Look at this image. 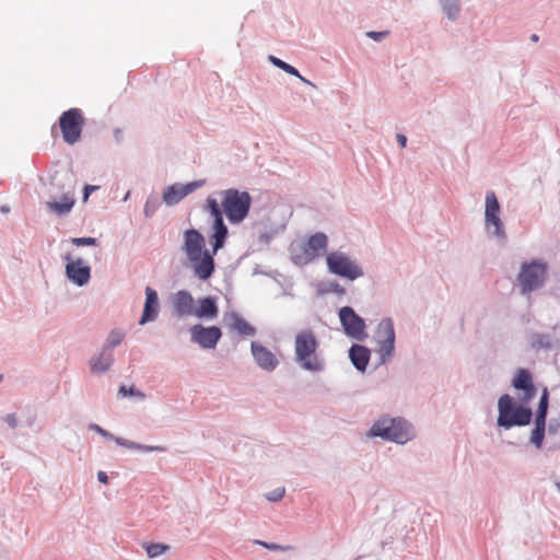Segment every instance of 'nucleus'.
Masks as SVG:
<instances>
[{
    "instance_id": "423d86ee",
    "label": "nucleus",
    "mask_w": 560,
    "mask_h": 560,
    "mask_svg": "<svg viewBox=\"0 0 560 560\" xmlns=\"http://www.w3.org/2000/svg\"><path fill=\"white\" fill-rule=\"evenodd\" d=\"M547 264L539 260L524 262L517 276L521 292L527 294L541 288L547 278Z\"/></svg>"
},
{
    "instance_id": "f257e3e1",
    "label": "nucleus",
    "mask_w": 560,
    "mask_h": 560,
    "mask_svg": "<svg viewBox=\"0 0 560 560\" xmlns=\"http://www.w3.org/2000/svg\"><path fill=\"white\" fill-rule=\"evenodd\" d=\"M512 385L515 389L522 390L520 396L521 406H515L513 398L504 394L499 398L498 425L510 429L512 427H523L529 424L533 412L530 408L524 405L528 404L536 395V387L533 383L530 373L525 369H520L515 373Z\"/></svg>"
},
{
    "instance_id": "7c9ffc66",
    "label": "nucleus",
    "mask_w": 560,
    "mask_h": 560,
    "mask_svg": "<svg viewBox=\"0 0 560 560\" xmlns=\"http://www.w3.org/2000/svg\"><path fill=\"white\" fill-rule=\"evenodd\" d=\"M443 5H444V11L448 15V18L455 19L459 12V7L457 3V0H451L450 2H448V0H445Z\"/></svg>"
},
{
    "instance_id": "c03bdc74",
    "label": "nucleus",
    "mask_w": 560,
    "mask_h": 560,
    "mask_svg": "<svg viewBox=\"0 0 560 560\" xmlns=\"http://www.w3.org/2000/svg\"><path fill=\"white\" fill-rule=\"evenodd\" d=\"M558 486H559V488H560V485H558Z\"/></svg>"
},
{
    "instance_id": "412c9836",
    "label": "nucleus",
    "mask_w": 560,
    "mask_h": 560,
    "mask_svg": "<svg viewBox=\"0 0 560 560\" xmlns=\"http://www.w3.org/2000/svg\"><path fill=\"white\" fill-rule=\"evenodd\" d=\"M349 357L352 364L361 372L365 371L370 361V350L361 345H353L349 350Z\"/></svg>"
},
{
    "instance_id": "39448f33",
    "label": "nucleus",
    "mask_w": 560,
    "mask_h": 560,
    "mask_svg": "<svg viewBox=\"0 0 560 560\" xmlns=\"http://www.w3.org/2000/svg\"><path fill=\"white\" fill-rule=\"evenodd\" d=\"M370 435L404 444L411 439L412 430L405 420L383 418L372 425Z\"/></svg>"
},
{
    "instance_id": "2f4dec72",
    "label": "nucleus",
    "mask_w": 560,
    "mask_h": 560,
    "mask_svg": "<svg viewBox=\"0 0 560 560\" xmlns=\"http://www.w3.org/2000/svg\"><path fill=\"white\" fill-rule=\"evenodd\" d=\"M285 494V488L279 487L268 493L265 494L266 499L271 502H278L280 501Z\"/></svg>"
},
{
    "instance_id": "5701e85b",
    "label": "nucleus",
    "mask_w": 560,
    "mask_h": 560,
    "mask_svg": "<svg viewBox=\"0 0 560 560\" xmlns=\"http://www.w3.org/2000/svg\"><path fill=\"white\" fill-rule=\"evenodd\" d=\"M113 353L112 351H107L103 349L102 352L94 359L91 360V371L93 373H103L106 372L113 363Z\"/></svg>"
},
{
    "instance_id": "bb28decb",
    "label": "nucleus",
    "mask_w": 560,
    "mask_h": 560,
    "mask_svg": "<svg viewBox=\"0 0 560 560\" xmlns=\"http://www.w3.org/2000/svg\"><path fill=\"white\" fill-rule=\"evenodd\" d=\"M269 60L278 68L282 69L283 71H285L287 73L289 74H292V75H295L298 77L300 80H302L303 82L307 83V84H312L308 80H306L305 78H303L299 71L292 67L291 65L284 62L283 60L275 57V56H270L269 57Z\"/></svg>"
},
{
    "instance_id": "a211bd4d",
    "label": "nucleus",
    "mask_w": 560,
    "mask_h": 560,
    "mask_svg": "<svg viewBox=\"0 0 560 560\" xmlns=\"http://www.w3.org/2000/svg\"><path fill=\"white\" fill-rule=\"evenodd\" d=\"M253 357L256 363L266 371H273L278 365L277 357L266 347L257 341L250 345Z\"/></svg>"
},
{
    "instance_id": "c756f323",
    "label": "nucleus",
    "mask_w": 560,
    "mask_h": 560,
    "mask_svg": "<svg viewBox=\"0 0 560 560\" xmlns=\"http://www.w3.org/2000/svg\"><path fill=\"white\" fill-rule=\"evenodd\" d=\"M168 549V546L163 544H149L145 546V551L150 558H155Z\"/></svg>"
},
{
    "instance_id": "cd10ccee",
    "label": "nucleus",
    "mask_w": 560,
    "mask_h": 560,
    "mask_svg": "<svg viewBox=\"0 0 560 560\" xmlns=\"http://www.w3.org/2000/svg\"><path fill=\"white\" fill-rule=\"evenodd\" d=\"M125 338V334L121 330L115 329L112 330L108 335V338L103 347V349H106L107 351H112L113 348L120 345L121 341Z\"/></svg>"
},
{
    "instance_id": "20e7f679",
    "label": "nucleus",
    "mask_w": 560,
    "mask_h": 560,
    "mask_svg": "<svg viewBox=\"0 0 560 560\" xmlns=\"http://www.w3.org/2000/svg\"><path fill=\"white\" fill-rule=\"evenodd\" d=\"M221 205L228 220L236 224L247 217L252 205V197L247 191L231 188L222 191Z\"/></svg>"
},
{
    "instance_id": "c85d7f7f",
    "label": "nucleus",
    "mask_w": 560,
    "mask_h": 560,
    "mask_svg": "<svg viewBox=\"0 0 560 560\" xmlns=\"http://www.w3.org/2000/svg\"><path fill=\"white\" fill-rule=\"evenodd\" d=\"M206 208L210 212V214L212 215V218L214 220L213 222L222 221L223 220L222 211H221V208H220L217 199H214L212 197H209L207 199Z\"/></svg>"
},
{
    "instance_id": "ea45409f",
    "label": "nucleus",
    "mask_w": 560,
    "mask_h": 560,
    "mask_svg": "<svg viewBox=\"0 0 560 560\" xmlns=\"http://www.w3.org/2000/svg\"><path fill=\"white\" fill-rule=\"evenodd\" d=\"M97 478H98L100 482H102V483H107V481H108V476L106 475L105 471H98Z\"/></svg>"
},
{
    "instance_id": "2eb2a0df",
    "label": "nucleus",
    "mask_w": 560,
    "mask_h": 560,
    "mask_svg": "<svg viewBox=\"0 0 560 560\" xmlns=\"http://www.w3.org/2000/svg\"><path fill=\"white\" fill-rule=\"evenodd\" d=\"M328 238L326 234L318 232L310 236L303 248V260L310 262L323 256L327 249Z\"/></svg>"
},
{
    "instance_id": "473e14b6",
    "label": "nucleus",
    "mask_w": 560,
    "mask_h": 560,
    "mask_svg": "<svg viewBox=\"0 0 560 560\" xmlns=\"http://www.w3.org/2000/svg\"><path fill=\"white\" fill-rule=\"evenodd\" d=\"M71 242L75 246H93L96 245L97 240L94 237H74Z\"/></svg>"
},
{
    "instance_id": "c9c22d12",
    "label": "nucleus",
    "mask_w": 560,
    "mask_h": 560,
    "mask_svg": "<svg viewBox=\"0 0 560 560\" xmlns=\"http://www.w3.org/2000/svg\"><path fill=\"white\" fill-rule=\"evenodd\" d=\"M387 34H388V32H369L368 36L373 38V39H375V40H380L381 38H383Z\"/></svg>"
},
{
    "instance_id": "0eeeda50",
    "label": "nucleus",
    "mask_w": 560,
    "mask_h": 560,
    "mask_svg": "<svg viewBox=\"0 0 560 560\" xmlns=\"http://www.w3.org/2000/svg\"><path fill=\"white\" fill-rule=\"evenodd\" d=\"M329 272L348 280H355L363 276L362 268L349 256L341 252H331L326 256Z\"/></svg>"
},
{
    "instance_id": "f8f14e48",
    "label": "nucleus",
    "mask_w": 560,
    "mask_h": 560,
    "mask_svg": "<svg viewBox=\"0 0 560 560\" xmlns=\"http://www.w3.org/2000/svg\"><path fill=\"white\" fill-rule=\"evenodd\" d=\"M548 390L544 388L538 410L535 419V428L532 431L530 442L537 447L540 448L542 445L544 436H545V428H546V417L548 410Z\"/></svg>"
},
{
    "instance_id": "f704fd0d",
    "label": "nucleus",
    "mask_w": 560,
    "mask_h": 560,
    "mask_svg": "<svg viewBox=\"0 0 560 560\" xmlns=\"http://www.w3.org/2000/svg\"><path fill=\"white\" fill-rule=\"evenodd\" d=\"M98 188H100L98 186H94V185H86V186L84 187V191H83V201H84V202H85V201H88V199H89L90 195H91L93 191L97 190Z\"/></svg>"
},
{
    "instance_id": "ddd939ff",
    "label": "nucleus",
    "mask_w": 560,
    "mask_h": 560,
    "mask_svg": "<svg viewBox=\"0 0 560 560\" xmlns=\"http://www.w3.org/2000/svg\"><path fill=\"white\" fill-rule=\"evenodd\" d=\"M191 340L205 349H213L222 336L219 327H202L195 325L190 329Z\"/></svg>"
},
{
    "instance_id": "f3484780",
    "label": "nucleus",
    "mask_w": 560,
    "mask_h": 560,
    "mask_svg": "<svg viewBox=\"0 0 560 560\" xmlns=\"http://www.w3.org/2000/svg\"><path fill=\"white\" fill-rule=\"evenodd\" d=\"M75 205L74 190L63 192L59 199H51L46 203L48 212L58 217L67 215Z\"/></svg>"
},
{
    "instance_id": "b1692460",
    "label": "nucleus",
    "mask_w": 560,
    "mask_h": 560,
    "mask_svg": "<svg viewBox=\"0 0 560 560\" xmlns=\"http://www.w3.org/2000/svg\"><path fill=\"white\" fill-rule=\"evenodd\" d=\"M194 315L197 317L214 318L218 315V306L213 299L203 298L199 300L198 308L194 310Z\"/></svg>"
},
{
    "instance_id": "6ab92c4d",
    "label": "nucleus",
    "mask_w": 560,
    "mask_h": 560,
    "mask_svg": "<svg viewBox=\"0 0 560 560\" xmlns=\"http://www.w3.org/2000/svg\"><path fill=\"white\" fill-rule=\"evenodd\" d=\"M159 311L160 304L158 292L151 287H147L144 307L139 324L144 325L148 322L155 320L159 315Z\"/></svg>"
},
{
    "instance_id": "aec40b11",
    "label": "nucleus",
    "mask_w": 560,
    "mask_h": 560,
    "mask_svg": "<svg viewBox=\"0 0 560 560\" xmlns=\"http://www.w3.org/2000/svg\"><path fill=\"white\" fill-rule=\"evenodd\" d=\"M172 306L176 315L189 316L194 315L195 301L188 291L182 290L174 295Z\"/></svg>"
},
{
    "instance_id": "dca6fc26",
    "label": "nucleus",
    "mask_w": 560,
    "mask_h": 560,
    "mask_svg": "<svg viewBox=\"0 0 560 560\" xmlns=\"http://www.w3.org/2000/svg\"><path fill=\"white\" fill-rule=\"evenodd\" d=\"M66 258L69 260L66 266L67 277L78 285L86 284L91 277L90 267L82 259L70 260L69 256Z\"/></svg>"
},
{
    "instance_id": "f03ea898",
    "label": "nucleus",
    "mask_w": 560,
    "mask_h": 560,
    "mask_svg": "<svg viewBox=\"0 0 560 560\" xmlns=\"http://www.w3.org/2000/svg\"><path fill=\"white\" fill-rule=\"evenodd\" d=\"M183 250L196 277L200 280L209 279L214 271V259L213 254L206 249L203 235L195 229L185 231Z\"/></svg>"
},
{
    "instance_id": "79ce46f5",
    "label": "nucleus",
    "mask_w": 560,
    "mask_h": 560,
    "mask_svg": "<svg viewBox=\"0 0 560 560\" xmlns=\"http://www.w3.org/2000/svg\"><path fill=\"white\" fill-rule=\"evenodd\" d=\"M530 38H532L533 42H537L538 40V36L536 34H533Z\"/></svg>"
},
{
    "instance_id": "37998d69",
    "label": "nucleus",
    "mask_w": 560,
    "mask_h": 560,
    "mask_svg": "<svg viewBox=\"0 0 560 560\" xmlns=\"http://www.w3.org/2000/svg\"><path fill=\"white\" fill-rule=\"evenodd\" d=\"M1 210H2L3 212H8V211H9V209H8V208H5V207H2V208H1Z\"/></svg>"
},
{
    "instance_id": "4468645a",
    "label": "nucleus",
    "mask_w": 560,
    "mask_h": 560,
    "mask_svg": "<svg viewBox=\"0 0 560 560\" xmlns=\"http://www.w3.org/2000/svg\"><path fill=\"white\" fill-rule=\"evenodd\" d=\"M203 184V180H196L188 184L171 185L163 192V201L167 206H174L183 200L186 196L200 188Z\"/></svg>"
},
{
    "instance_id": "a19ab883",
    "label": "nucleus",
    "mask_w": 560,
    "mask_h": 560,
    "mask_svg": "<svg viewBox=\"0 0 560 560\" xmlns=\"http://www.w3.org/2000/svg\"><path fill=\"white\" fill-rule=\"evenodd\" d=\"M397 140H398L399 144L401 145V148L406 147L407 138L404 135H397Z\"/></svg>"
},
{
    "instance_id": "58836bf2",
    "label": "nucleus",
    "mask_w": 560,
    "mask_h": 560,
    "mask_svg": "<svg viewBox=\"0 0 560 560\" xmlns=\"http://www.w3.org/2000/svg\"><path fill=\"white\" fill-rule=\"evenodd\" d=\"M91 429H92V430H94V431H96L97 433H100V434H101V435H103V436L112 438V435H110L107 431H105L104 429H102V428H101L100 425H97V424H92V425H91Z\"/></svg>"
},
{
    "instance_id": "4c0bfd02",
    "label": "nucleus",
    "mask_w": 560,
    "mask_h": 560,
    "mask_svg": "<svg viewBox=\"0 0 560 560\" xmlns=\"http://www.w3.org/2000/svg\"><path fill=\"white\" fill-rule=\"evenodd\" d=\"M5 422L11 427V428H15L16 425V418H15V415L14 413H10V415H7V417L4 418Z\"/></svg>"
},
{
    "instance_id": "1a4fd4ad",
    "label": "nucleus",
    "mask_w": 560,
    "mask_h": 560,
    "mask_svg": "<svg viewBox=\"0 0 560 560\" xmlns=\"http://www.w3.org/2000/svg\"><path fill=\"white\" fill-rule=\"evenodd\" d=\"M340 323L347 336L354 340L362 341L368 337L365 323L352 307L343 306L339 310Z\"/></svg>"
},
{
    "instance_id": "7ed1b4c3",
    "label": "nucleus",
    "mask_w": 560,
    "mask_h": 560,
    "mask_svg": "<svg viewBox=\"0 0 560 560\" xmlns=\"http://www.w3.org/2000/svg\"><path fill=\"white\" fill-rule=\"evenodd\" d=\"M318 341L311 329L298 332L294 340V352L296 362L307 371L317 372L323 368L316 351Z\"/></svg>"
},
{
    "instance_id": "9b49d317",
    "label": "nucleus",
    "mask_w": 560,
    "mask_h": 560,
    "mask_svg": "<svg viewBox=\"0 0 560 560\" xmlns=\"http://www.w3.org/2000/svg\"><path fill=\"white\" fill-rule=\"evenodd\" d=\"M378 353L382 362L387 361L394 352L395 330L390 318L381 320L377 326Z\"/></svg>"
},
{
    "instance_id": "72a5a7b5",
    "label": "nucleus",
    "mask_w": 560,
    "mask_h": 560,
    "mask_svg": "<svg viewBox=\"0 0 560 560\" xmlns=\"http://www.w3.org/2000/svg\"><path fill=\"white\" fill-rule=\"evenodd\" d=\"M118 393H119V395H121V396H124V397H125V396H127V395H133V394L139 395L141 398H143V397H144V395H142V394H140V393H138V392H136L133 387H130V388L128 389L126 386H120V388H119V392H118Z\"/></svg>"
},
{
    "instance_id": "6e6552de",
    "label": "nucleus",
    "mask_w": 560,
    "mask_h": 560,
    "mask_svg": "<svg viewBox=\"0 0 560 560\" xmlns=\"http://www.w3.org/2000/svg\"><path fill=\"white\" fill-rule=\"evenodd\" d=\"M84 118L79 108H70L63 112L59 118V127L65 142L74 144L81 138Z\"/></svg>"
},
{
    "instance_id": "393cba45",
    "label": "nucleus",
    "mask_w": 560,
    "mask_h": 560,
    "mask_svg": "<svg viewBox=\"0 0 560 560\" xmlns=\"http://www.w3.org/2000/svg\"><path fill=\"white\" fill-rule=\"evenodd\" d=\"M214 233L212 235V249L213 255L223 247L225 238L228 236V228L225 226L223 220L213 222Z\"/></svg>"
},
{
    "instance_id": "a878e982",
    "label": "nucleus",
    "mask_w": 560,
    "mask_h": 560,
    "mask_svg": "<svg viewBox=\"0 0 560 560\" xmlns=\"http://www.w3.org/2000/svg\"><path fill=\"white\" fill-rule=\"evenodd\" d=\"M115 442L119 445L126 446L131 450H138L143 452H163L164 448L161 446H148V445H141L131 441L124 440L121 438H115Z\"/></svg>"
},
{
    "instance_id": "e433bc0d",
    "label": "nucleus",
    "mask_w": 560,
    "mask_h": 560,
    "mask_svg": "<svg viewBox=\"0 0 560 560\" xmlns=\"http://www.w3.org/2000/svg\"><path fill=\"white\" fill-rule=\"evenodd\" d=\"M266 548L270 549V550H289L291 549V547L287 546V547H281L279 545H276V544H266V542H261Z\"/></svg>"
},
{
    "instance_id": "4be33fe9",
    "label": "nucleus",
    "mask_w": 560,
    "mask_h": 560,
    "mask_svg": "<svg viewBox=\"0 0 560 560\" xmlns=\"http://www.w3.org/2000/svg\"><path fill=\"white\" fill-rule=\"evenodd\" d=\"M229 327L242 336H254L256 329L240 315L233 313L229 316Z\"/></svg>"
},
{
    "instance_id": "9d476101",
    "label": "nucleus",
    "mask_w": 560,
    "mask_h": 560,
    "mask_svg": "<svg viewBox=\"0 0 560 560\" xmlns=\"http://www.w3.org/2000/svg\"><path fill=\"white\" fill-rule=\"evenodd\" d=\"M485 224L488 232L498 236L505 237L502 220L500 219V205L493 191L486 195Z\"/></svg>"
}]
</instances>
